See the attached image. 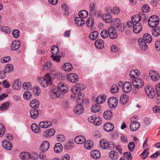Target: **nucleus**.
Instances as JSON below:
<instances>
[{"instance_id": "obj_8", "label": "nucleus", "mask_w": 160, "mask_h": 160, "mask_svg": "<svg viewBox=\"0 0 160 160\" xmlns=\"http://www.w3.org/2000/svg\"><path fill=\"white\" fill-rule=\"evenodd\" d=\"M77 103H78L77 105L74 108V112L77 115H80L84 111V108L83 106L81 104L83 102V101L81 103L78 102L77 100Z\"/></svg>"}, {"instance_id": "obj_5", "label": "nucleus", "mask_w": 160, "mask_h": 160, "mask_svg": "<svg viewBox=\"0 0 160 160\" xmlns=\"http://www.w3.org/2000/svg\"><path fill=\"white\" fill-rule=\"evenodd\" d=\"M159 22L158 18L155 15H152L150 17L148 21L149 26L153 28L158 25Z\"/></svg>"}, {"instance_id": "obj_45", "label": "nucleus", "mask_w": 160, "mask_h": 160, "mask_svg": "<svg viewBox=\"0 0 160 160\" xmlns=\"http://www.w3.org/2000/svg\"><path fill=\"white\" fill-rule=\"evenodd\" d=\"M51 52L52 55H57L58 53L59 48L58 46H54L52 47L51 48Z\"/></svg>"}, {"instance_id": "obj_39", "label": "nucleus", "mask_w": 160, "mask_h": 160, "mask_svg": "<svg viewBox=\"0 0 160 160\" xmlns=\"http://www.w3.org/2000/svg\"><path fill=\"white\" fill-rule=\"evenodd\" d=\"M93 143L91 140H88L84 143L85 148L88 149H91L93 147Z\"/></svg>"}, {"instance_id": "obj_40", "label": "nucleus", "mask_w": 160, "mask_h": 160, "mask_svg": "<svg viewBox=\"0 0 160 160\" xmlns=\"http://www.w3.org/2000/svg\"><path fill=\"white\" fill-rule=\"evenodd\" d=\"M21 85V83L19 80L18 79H17L13 82L12 88L14 89L18 90L20 88Z\"/></svg>"}, {"instance_id": "obj_2", "label": "nucleus", "mask_w": 160, "mask_h": 160, "mask_svg": "<svg viewBox=\"0 0 160 160\" xmlns=\"http://www.w3.org/2000/svg\"><path fill=\"white\" fill-rule=\"evenodd\" d=\"M58 86V88L55 86L51 88L50 96L52 98L60 97L61 92L66 93L68 90L67 85L63 82L59 83Z\"/></svg>"}, {"instance_id": "obj_64", "label": "nucleus", "mask_w": 160, "mask_h": 160, "mask_svg": "<svg viewBox=\"0 0 160 160\" xmlns=\"http://www.w3.org/2000/svg\"><path fill=\"white\" fill-rule=\"evenodd\" d=\"M55 55H52L51 56L52 59L56 62H59L60 61V59L61 56L58 55L55 56Z\"/></svg>"}, {"instance_id": "obj_63", "label": "nucleus", "mask_w": 160, "mask_h": 160, "mask_svg": "<svg viewBox=\"0 0 160 160\" xmlns=\"http://www.w3.org/2000/svg\"><path fill=\"white\" fill-rule=\"evenodd\" d=\"M11 59V57H10L8 56L4 57L2 58L1 62L2 63L7 62L10 61Z\"/></svg>"}, {"instance_id": "obj_32", "label": "nucleus", "mask_w": 160, "mask_h": 160, "mask_svg": "<svg viewBox=\"0 0 160 160\" xmlns=\"http://www.w3.org/2000/svg\"><path fill=\"white\" fill-rule=\"evenodd\" d=\"M62 144L59 143H56L54 148L55 152L57 153L61 152L62 151Z\"/></svg>"}, {"instance_id": "obj_10", "label": "nucleus", "mask_w": 160, "mask_h": 160, "mask_svg": "<svg viewBox=\"0 0 160 160\" xmlns=\"http://www.w3.org/2000/svg\"><path fill=\"white\" fill-rule=\"evenodd\" d=\"M145 90L146 93L148 97L151 98H153L155 96V92L154 89L152 87H148L145 88Z\"/></svg>"}, {"instance_id": "obj_26", "label": "nucleus", "mask_w": 160, "mask_h": 160, "mask_svg": "<svg viewBox=\"0 0 160 160\" xmlns=\"http://www.w3.org/2000/svg\"><path fill=\"white\" fill-rule=\"evenodd\" d=\"M52 125L51 122L48 121H43L41 122L39 124V126L42 128H47Z\"/></svg>"}, {"instance_id": "obj_55", "label": "nucleus", "mask_w": 160, "mask_h": 160, "mask_svg": "<svg viewBox=\"0 0 160 160\" xmlns=\"http://www.w3.org/2000/svg\"><path fill=\"white\" fill-rule=\"evenodd\" d=\"M22 87L25 89H30L31 88V84L30 82L24 83L22 85Z\"/></svg>"}, {"instance_id": "obj_4", "label": "nucleus", "mask_w": 160, "mask_h": 160, "mask_svg": "<svg viewBox=\"0 0 160 160\" xmlns=\"http://www.w3.org/2000/svg\"><path fill=\"white\" fill-rule=\"evenodd\" d=\"M39 83L44 87H46L52 84L51 78L50 74L47 73L44 78L39 77L37 78Z\"/></svg>"}, {"instance_id": "obj_20", "label": "nucleus", "mask_w": 160, "mask_h": 160, "mask_svg": "<svg viewBox=\"0 0 160 160\" xmlns=\"http://www.w3.org/2000/svg\"><path fill=\"white\" fill-rule=\"evenodd\" d=\"M140 124L137 121L132 122L130 125V128L131 131H136L139 127Z\"/></svg>"}, {"instance_id": "obj_24", "label": "nucleus", "mask_w": 160, "mask_h": 160, "mask_svg": "<svg viewBox=\"0 0 160 160\" xmlns=\"http://www.w3.org/2000/svg\"><path fill=\"white\" fill-rule=\"evenodd\" d=\"M49 143L47 141H44L41 144L40 149L41 151H46L49 148Z\"/></svg>"}, {"instance_id": "obj_28", "label": "nucleus", "mask_w": 160, "mask_h": 160, "mask_svg": "<svg viewBox=\"0 0 160 160\" xmlns=\"http://www.w3.org/2000/svg\"><path fill=\"white\" fill-rule=\"evenodd\" d=\"M63 70L65 71L69 72L72 69V67L70 63L66 62L62 66Z\"/></svg>"}, {"instance_id": "obj_3", "label": "nucleus", "mask_w": 160, "mask_h": 160, "mask_svg": "<svg viewBox=\"0 0 160 160\" xmlns=\"http://www.w3.org/2000/svg\"><path fill=\"white\" fill-rule=\"evenodd\" d=\"M86 86L84 85L76 83L75 87L72 89L71 97L76 98L78 102L81 103L84 100V97L83 95L80 92V90H84Z\"/></svg>"}, {"instance_id": "obj_7", "label": "nucleus", "mask_w": 160, "mask_h": 160, "mask_svg": "<svg viewBox=\"0 0 160 160\" xmlns=\"http://www.w3.org/2000/svg\"><path fill=\"white\" fill-rule=\"evenodd\" d=\"M132 84L135 88H140L142 87L144 84L143 80L141 78H138L132 81Z\"/></svg>"}, {"instance_id": "obj_18", "label": "nucleus", "mask_w": 160, "mask_h": 160, "mask_svg": "<svg viewBox=\"0 0 160 160\" xmlns=\"http://www.w3.org/2000/svg\"><path fill=\"white\" fill-rule=\"evenodd\" d=\"M106 98V96L105 95H100L96 98V102L98 104H102L105 101Z\"/></svg>"}, {"instance_id": "obj_1", "label": "nucleus", "mask_w": 160, "mask_h": 160, "mask_svg": "<svg viewBox=\"0 0 160 160\" xmlns=\"http://www.w3.org/2000/svg\"><path fill=\"white\" fill-rule=\"evenodd\" d=\"M112 25L113 27H110L108 29V35L111 39H115L117 36V33L115 29L119 32H122L124 30V26H122L120 20L119 19H114Z\"/></svg>"}, {"instance_id": "obj_38", "label": "nucleus", "mask_w": 160, "mask_h": 160, "mask_svg": "<svg viewBox=\"0 0 160 160\" xmlns=\"http://www.w3.org/2000/svg\"><path fill=\"white\" fill-rule=\"evenodd\" d=\"M128 100V97L126 94H123L121 96L120 102L121 104H124L127 102Z\"/></svg>"}, {"instance_id": "obj_62", "label": "nucleus", "mask_w": 160, "mask_h": 160, "mask_svg": "<svg viewBox=\"0 0 160 160\" xmlns=\"http://www.w3.org/2000/svg\"><path fill=\"white\" fill-rule=\"evenodd\" d=\"M57 140L58 142H62L65 140V137L63 135L59 134L57 136Z\"/></svg>"}, {"instance_id": "obj_57", "label": "nucleus", "mask_w": 160, "mask_h": 160, "mask_svg": "<svg viewBox=\"0 0 160 160\" xmlns=\"http://www.w3.org/2000/svg\"><path fill=\"white\" fill-rule=\"evenodd\" d=\"M52 67V64L50 62H46L43 65L44 69H49Z\"/></svg>"}, {"instance_id": "obj_50", "label": "nucleus", "mask_w": 160, "mask_h": 160, "mask_svg": "<svg viewBox=\"0 0 160 160\" xmlns=\"http://www.w3.org/2000/svg\"><path fill=\"white\" fill-rule=\"evenodd\" d=\"M13 69V66L12 64H8L5 67V71L7 72L12 71Z\"/></svg>"}, {"instance_id": "obj_51", "label": "nucleus", "mask_w": 160, "mask_h": 160, "mask_svg": "<svg viewBox=\"0 0 160 160\" xmlns=\"http://www.w3.org/2000/svg\"><path fill=\"white\" fill-rule=\"evenodd\" d=\"M1 30L2 31L6 33H9L11 31V29L8 27L2 26L1 28Z\"/></svg>"}, {"instance_id": "obj_11", "label": "nucleus", "mask_w": 160, "mask_h": 160, "mask_svg": "<svg viewBox=\"0 0 160 160\" xmlns=\"http://www.w3.org/2000/svg\"><path fill=\"white\" fill-rule=\"evenodd\" d=\"M68 80L72 82H76L78 81L79 78L78 76L74 73H69L67 76Z\"/></svg>"}, {"instance_id": "obj_52", "label": "nucleus", "mask_w": 160, "mask_h": 160, "mask_svg": "<svg viewBox=\"0 0 160 160\" xmlns=\"http://www.w3.org/2000/svg\"><path fill=\"white\" fill-rule=\"evenodd\" d=\"M108 33L106 30H103L101 32V36L103 38H106L108 37Z\"/></svg>"}, {"instance_id": "obj_16", "label": "nucleus", "mask_w": 160, "mask_h": 160, "mask_svg": "<svg viewBox=\"0 0 160 160\" xmlns=\"http://www.w3.org/2000/svg\"><path fill=\"white\" fill-rule=\"evenodd\" d=\"M138 41L139 47L142 50H145L147 49L148 46L142 38H139Z\"/></svg>"}, {"instance_id": "obj_42", "label": "nucleus", "mask_w": 160, "mask_h": 160, "mask_svg": "<svg viewBox=\"0 0 160 160\" xmlns=\"http://www.w3.org/2000/svg\"><path fill=\"white\" fill-rule=\"evenodd\" d=\"M88 15V12L85 10H82L79 12V16L82 18H86Z\"/></svg>"}, {"instance_id": "obj_41", "label": "nucleus", "mask_w": 160, "mask_h": 160, "mask_svg": "<svg viewBox=\"0 0 160 160\" xmlns=\"http://www.w3.org/2000/svg\"><path fill=\"white\" fill-rule=\"evenodd\" d=\"M31 128L32 131L36 133L39 132L41 130L39 126L35 123H33L31 125Z\"/></svg>"}, {"instance_id": "obj_53", "label": "nucleus", "mask_w": 160, "mask_h": 160, "mask_svg": "<svg viewBox=\"0 0 160 160\" xmlns=\"http://www.w3.org/2000/svg\"><path fill=\"white\" fill-rule=\"evenodd\" d=\"M5 128L2 124H0V137H2L4 134Z\"/></svg>"}, {"instance_id": "obj_60", "label": "nucleus", "mask_w": 160, "mask_h": 160, "mask_svg": "<svg viewBox=\"0 0 160 160\" xmlns=\"http://www.w3.org/2000/svg\"><path fill=\"white\" fill-rule=\"evenodd\" d=\"M94 23V20L91 18L86 22V24L88 27H92Z\"/></svg>"}, {"instance_id": "obj_17", "label": "nucleus", "mask_w": 160, "mask_h": 160, "mask_svg": "<svg viewBox=\"0 0 160 160\" xmlns=\"http://www.w3.org/2000/svg\"><path fill=\"white\" fill-rule=\"evenodd\" d=\"M21 43L19 41L15 40L12 42L11 46V49L12 51L18 50L20 47Z\"/></svg>"}, {"instance_id": "obj_30", "label": "nucleus", "mask_w": 160, "mask_h": 160, "mask_svg": "<svg viewBox=\"0 0 160 160\" xmlns=\"http://www.w3.org/2000/svg\"><path fill=\"white\" fill-rule=\"evenodd\" d=\"M143 39L147 43H150L152 42V38L151 36L148 33H145L143 36Z\"/></svg>"}, {"instance_id": "obj_13", "label": "nucleus", "mask_w": 160, "mask_h": 160, "mask_svg": "<svg viewBox=\"0 0 160 160\" xmlns=\"http://www.w3.org/2000/svg\"><path fill=\"white\" fill-rule=\"evenodd\" d=\"M145 17V14H139L137 15H134L131 18V20L135 23L137 24V23H139L140 21L142 18Z\"/></svg>"}, {"instance_id": "obj_44", "label": "nucleus", "mask_w": 160, "mask_h": 160, "mask_svg": "<svg viewBox=\"0 0 160 160\" xmlns=\"http://www.w3.org/2000/svg\"><path fill=\"white\" fill-rule=\"evenodd\" d=\"M20 158L22 159L27 160L29 158V154L27 152H22L20 154Z\"/></svg>"}, {"instance_id": "obj_47", "label": "nucleus", "mask_w": 160, "mask_h": 160, "mask_svg": "<svg viewBox=\"0 0 160 160\" xmlns=\"http://www.w3.org/2000/svg\"><path fill=\"white\" fill-rule=\"evenodd\" d=\"M32 97L31 93L28 92L26 91L24 92L23 94V97L24 99L28 100L31 99Z\"/></svg>"}, {"instance_id": "obj_29", "label": "nucleus", "mask_w": 160, "mask_h": 160, "mask_svg": "<svg viewBox=\"0 0 160 160\" xmlns=\"http://www.w3.org/2000/svg\"><path fill=\"white\" fill-rule=\"evenodd\" d=\"M91 155L93 158L97 159L100 157V153L98 150H94L91 151Z\"/></svg>"}, {"instance_id": "obj_23", "label": "nucleus", "mask_w": 160, "mask_h": 160, "mask_svg": "<svg viewBox=\"0 0 160 160\" xmlns=\"http://www.w3.org/2000/svg\"><path fill=\"white\" fill-rule=\"evenodd\" d=\"M103 20L105 22L109 23L112 21V18L111 15L108 14H104L102 16Z\"/></svg>"}, {"instance_id": "obj_12", "label": "nucleus", "mask_w": 160, "mask_h": 160, "mask_svg": "<svg viewBox=\"0 0 160 160\" xmlns=\"http://www.w3.org/2000/svg\"><path fill=\"white\" fill-rule=\"evenodd\" d=\"M2 145L3 148L6 150H10L12 149L13 147L12 142L6 140L2 141Z\"/></svg>"}, {"instance_id": "obj_31", "label": "nucleus", "mask_w": 160, "mask_h": 160, "mask_svg": "<svg viewBox=\"0 0 160 160\" xmlns=\"http://www.w3.org/2000/svg\"><path fill=\"white\" fill-rule=\"evenodd\" d=\"M95 46L99 49H102L104 47V43L101 40H97L94 43Z\"/></svg>"}, {"instance_id": "obj_25", "label": "nucleus", "mask_w": 160, "mask_h": 160, "mask_svg": "<svg viewBox=\"0 0 160 160\" xmlns=\"http://www.w3.org/2000/svg\"><path fill=\"white\" fill-rule=\"evenodd\" d=\"M85 137L82 136L80 135L76 136L74 139L75 142L79 144H81L85 141Z\"/></svg>"}, {"instance_id": "obj_46", "label": "nucleus", "mask_w": 160, "mask_h": 160, "mask_svg": "<svg viewBox=\"0 0 160 160\" xmlns=\"http://www.w3.org/2000/svg\"><path fill=\"white\" fill-rule=\"evenodd\" d=\"M100 110V107L98 105H93L91 108V111L93 112H97Z\"/></svg>"}, {"instance_id": "obj_37", "label": "nucleus", "mask_w": 160, "mask_h": 160, "mask_svg": "<svg viewBox=\"0 0 160 160\" xmlns=\"http://www.w3.org/2000/svg\"><path fill=\"white\" fill-rule=\"evenodd\" d=\"M103 117L106 119L110 120L112 117V112L109 110H107L104 112Z\"/></svg>"}, {"instance_id": "obj_33", "label": "nucleus", "mask_w": 160, "mask_h": 160, "mask_svg": "<svg viewBox=\"0 0 160 160\" xmlns=\"http://www.w3.org/2000/svg\"><path fill=\"white\" fill-rule=\"evenodd\" d=\"M30 117L33 119H35L38 116V112L37 110L33 109L30 111Z\"/></svg>"}, {"instance_id": "obj_27", "label": "nucleus", "mask_w": 160, "mask_h": 160, "mask_svg": "<svg viewBox=\"0 0 160 160\" xmlns=\"http://www.w3.org/2000/svg\"><path fill=\"white\" fill-rule=\"evenodd\" d=\"M109 156L113 160H116L119 157L117 152L114 150L111 151L109 153Z\"/></svg>"}, {"instance_id": "obj_54", "label": "nucleus", "mask_w": 160, "mask_h": 160, "mask_svg": "<svg viewBox=\"0 0 160 160\" xmlns=\"http://www.w3.org/2000/svg\"><path fill=\"white\" fill-rule=\"evenodd\" d=\"M123 156L128 160H131L132 158L130 152H125L123 153Z\"/></svg>"}, {"instance_id": "obj_22", "label": "nucleus", "mask_w": 160, "mask_h": 160, "mask_svg": "<svg viewBox=\"0 0 160 160\" xmlns=\"http://www.w3.org/2000/svg\"><path fill=\"white\" fill-rule=\"evenodd\" d=\"M142 29V26L140 23L135 24L133 27V31L135 33H138L140 32Z\"/></svg>"}, {"instance_id": "obj_49", "label": "nucleus", "mask_w": 160, "mask_h": 160, "mask_svg": "<svg viewBox=\"0 0 160 160\" xmlns=\"http://www.w3.org/2000/svg\"><path fill=\"white\" fill-rule=\"evenodd\" d=\"M9 104L8 102H5L0 107V110L2 111H3L7 109L9 107Z\"/></svg>"}, {"instance_id": "obj_58", "label": "nucleus", "mask_w": 160, "mask_h": 160, "mask_svg": "<svg viewBox=\"0 0 160 160\" xmlns=\"http://www.w3.org/2000/svg\"><path fill=\"white\" fill-rule=\"evenodd\" d=\"M13 36L15 38H18L20 35L19 31L18 29H15L12 32Z\"/></svg>"}, {"instance_id": "obj_34", "label": "nucleus", "mask_w": 160, "mask_h": 160, "mask_svg": "<svg viewBox=\"0 0 160 160\" xmlns=\"http://www.w3.org/2000/svg\"><path fill=\"white\" fill-rule=\"evenodd\" d=\"M74 21L77 25L80 26L83 25L85 23L84 20L80 17L76 18L74 19Z\"/></svg>"}, {"instance_id": "obj_19", "label": "nucleus", "mask_w": 160, "mask_h": 160, "mask_svg": "<svg viewBox=\"0 0 160 160\" xmlns=\"http://www.w3.org/2000/svg\"><path fill=\"white\" fill-rule=\"evenodd\" d=\"M55 132V131L54 129H49L45 132L43 135L47 138H49L53 136Z\"/></svg>"}, {"instance_id": "obj_43", "label": "nucleus", "mask_w": 160, "mask_h": 160, "mask_svg": "<svg viewBox=\"0 0 160 160\" xmlns=\"http://www.w3.org/2000/svg\"><path fill=\"white\" fill-rule=\"evenodd\" d=\"M98 35V32L97 31H94L91 33L89 35V38L91 40H94L97 38Z\"/></svg>"}, {"instance_id": "obj_21", "label": "nucleus", "mask_w": 160, "mask_h": 160, "mask_svg": "<svg viewBox=\"0 0 160 160\" xmlns=\"http://www.w3.org/2000/svg\"><path fill=\"white\" fill-rule=\"evenodd\" d=\"M113 125L111 122H108L103 126V129L107 132H110L114 129Z\"/></svg>"}, {"instance_id": "obj_35", "label": "nucleus", "mask_w": 160, "mask_h": 160, "mask_svg": "<svg viewBox=\"0 0 160 160\" xmlns=\"http://www.w3.org/2000/svg\"><path fill=\"white\" fill-rule=\"evenodd\" d=\"M39 103L38 101L34 99L30 102L29 103L30 106L33 108H37L38 107Z\"/></svg>"}, {"instance_id": "obj_36", "label": "nucleus", "mask_w": 160, "mask_h": 160, "mask_svg": "<svg viewBox=\"0 0 160 160\" xmlns=\"http://www.w3.org/2000/svg\"><path fill=\"white\" fill-rule=\"evenodd\" d=\"M152 30V35L155 37H158L160 34V28L157 26L154 27Z\"/></svg>"}, {"instance_id": "obj_14", "label": "nucleus", "mask_w": 160, "mask_h": 160, "mask_svg": "<svg viewBox=\"0 0 160 160\" xmlns=\"http://www.w3.org/2000/svg\"><path fill=\"white\" fill-rule=\"evenodd\" d=\"M122 90L125 93H128L132 89L131 83L129 82H125L123 85Z\"/></svg>"}, {"instance_id": "obj_61", "label": "nucleus", "mask_w": 160, "mask_h": 160, "mask_svg": "<svg viewBox=\"0 0 160 160\" xmlns=\"http://www.w3.org/2000/svg\"><path fill=\"white\" fill-rule=\"evenodd\" d=\"M150 8L148 5H143L142 8V11L144 12H147L150 10Z\"/></svg>"}, {"instance_id": "obj_48", "label": "nucleus", "mask_w": 160, "mask_h": 160, "mask_svg": "<svg viewBox=\"0 0 160 160\" xmlns=\"http://www.w3.org/2000/svg\"><path fill=\"white\" fill-rule=\"evenodd\" d=\"M110 90L112 93H116L118 92L119 89L117 85H113L112 86Z\"/></svg>"}, {"instance_id": "obj_15", "label": "nucleus", "mask_w": 160, "mask_h": 160, "mask_svg": "<svg viewBox=\"0 0 160 160\" xmlns=\"http://www.w3.org/2000/svg\"><path fill=\"white\" fill-rule=\"evenodd\" d=\"M149 74L151 79L153 81H157L160 78L159 74L155 71H150Z\"/></svg>"}, {"instance_id": "obj_56", "label": "nucleus", "mask_w": 160, "mask_h": 160, "mask_svg": "<svg viewBox=\"0 0 160 160\" xmlns=\"http://www.w3.org/2000/svg\"><path fill=\"white\" fill-rule=\"evenodd\" d=\"M101 120L99 117L96 118L94 120V124L96 126H99L101 123Z\"/></svg>"}, {"instance_id": "obj_9", "label": "nucleus", "mask_w": 160, "mask_h": 160, "mask_svg": "<svg viewBox=\"0 0 160 160\" xmlns=\"http://www.w3.org/2000/svg\"><path fill=\"white\" fill-rule=\"evenodd\" d=\"M108 104L110 108H115L118 105V100L115 97H110L108 100Z\"/></svg>"}, {"instance_id": "obj_6", "label": "nucleus", "mask_w": 160, "mask_h": 160, "mask_svg": "<svg viewBox=\"0 0 160 160\" xmlns=\"http://www.w3.org/2000/svg\"><path fill=\"white\" fill-rule=\"evenodd\" d=\"M99 144L101 148L103 149H111L113 147V142H107L104 139L101 140L99 142Z\"/></svg>"}, {"instance_id": "obj_59", "label": "nucleus", "mask_w": 160, "mask_h": 160, "mask_svg": "<svg viewBox=\"0 0 160 160\" xmlns=\"http://www.w3.org/2000/svg\"><path fill=\"white\" fill-rule=\"evenodd\" d=\"M135 146V144L134 142H130L128 145L129 150L131 151H132L134 149Z\"/></svg>"}]
</instances>
